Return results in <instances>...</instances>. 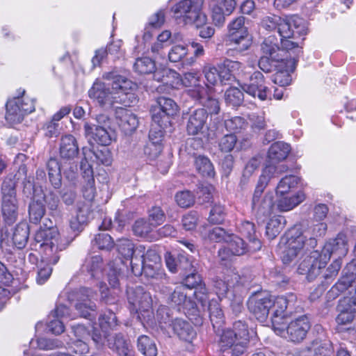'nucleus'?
<instances>
[{
	"label": "nucleus",
	"instance_id": "nucleus-1",
	"mask_svg": "<svg viewBox=\"0 0 356 356\" xmlns=\"http://www.w3.org/2000/svg\"><path fill=\"white\" fill-rule=\"evenodd\" d=\"M19 181H22V193L26 197L34 199L43 195L42 189L35 186L33 178L27 175L25 165H21L15 173L4 177L1 185V213L6 225L16 222L19 215V199L17 192Z\"/></svg>",
	"mask_w": 356,
	"mask_h": 356
},
{
	"label": "nucleus",
	"instance_id": "nucleus-2",
	"mask_svg": "<svg viewBox=\"0 0 356 356\" xmlns=\"http://www.w3.org/2000/svg\"><path fill=\"white\" fill-rule=\"evenodd\" d=\"M102 78L111 81V88L106 84L97 79L88 90V96L101 107L111 106L114 103L113 93H127L133 86V83L127 77L119 74L118 70L114 68L110 72H104Z\"/></svg>",
	"mask_w": 356,
	"mask_h": 356
},
{
	"label": "nucleus",
	"instance_id": "nucleus-3",
	"mask_svg": "<svg viewBox=\"0 0 356 356\" xmlns=\"http://www.w3.org/2000/svg\"><path fill=\"white\" fill-rule=\"evenodd\" d=\"M47 221L35 234V245H39L47 262L56 264L60 259L59 252L65 250L68 243H62L58 228L51 220L47 219Z\"/></svg>",
	"mask_w": 356,
	"mask_h": 356
},
{
	"label": "nucleus",
	"instance_id": "nucleus-4",
	"mask_svg": "<svg viewBox=\"0 0 356 356\" xmlns=\"http://www.w3.org/2000/svg\"><path fill=\"white\" fill-rule=\"evenodd\" d=\"M204 0H182L173 6V17L185 24H193L197 28L204 25L207 15L201 11Z\"/></svg>",
	"mask_w": 356,
	"mask_h": 356
},
{
	"label": "nucleus",
	"instance_id": "nucleus-5",
	"mask_svg": "<svg viewBox=\"0 0 356 356\" xmlns=\"http://www.w3.org/2000/svg\"><path fill=\"white\" fill-rule=\"evenodd\" d=\"M287 249L284 251L282 261L289 264L298 255L300 250H309L317 245V240L314 236H309L303 233L299 227L290 229L286 234Z\"/></svg>",
	"mask_w": 356,
	"mask_h": 356
},
{
	"label": "nucleus",
	"instance_id": "nucleus-6",
	"mask_svg": "<svg viewBox=\"0 0 356 356\" xmlns=\"http://www.w3.org/2000/svg\"><path fill=\"white\" fill-rule=\"evenodd\" d=\"M127 300L132 311L138 314V318L147 323L154 319L152 311V298L149 292L143 286L129 287L127 289Z\"/></svg>",
	"mask_w": 356,
	"mask_h": 356
},
{
	"label": "nucleus",
	"instance_id": "nucleus-7",
	"mask_svg": "<svg viewBox=\"0 0 356 356\" xmlns=\"http://www.w3.org/2000/svg\"><path fill=\"white\" fill-rule=\"evenodd\" d=\"M268 183V177L260 176L252 196L251 203L252 213L258 220H263L270 216L273 211V195L268 193L263 195V192Z\"/></svg>",
	"mask_w": 356,
	"mask_h": 356
},
{
	"label": "nucleus",
	"instance_id": "nucleus-8",
	"mask_svg": "<svg viewBox=\"0 0 356 356\" xmlns=\"http://www.w3.org/2000/svg\"><path fill=\"white\" fill-rule=\"evenodd\" d=\"M245 19L243 16L238 17L227 26V42L229 45H235L234 50L240 53L247 50L251 44Z\"/></svg>",
	"mask_w": 356,
	"mask_h": 356
},
{
	"label": "nucleus",
	"instance_id": "nucleus-9",
	"mask_svg": "<svg viewBox=\"0 0 356 356\" xmlns=\"http://www.w3.org/2000/svg\"><path fill=\"white\" fill-rule=\"evenodd\" d=\"M273 304V297L266 292L252 294L247 302L250 312L261 323L267 320Z\"/></svg>",
	"mask_w": 356,
	"mask_h": 356
},
{
	"label": "nucleus",
	"instance_id": "nucleus-10",
	"mask_svg": "<svg viewBox=\"0 0 356 356\" xmlns=\"http://www.w3.org/2000/svg\"><path fill=\"white\" fill-rule=\"evenodd\" d=\"M277 31L281 38H296L298 36L305 35L307 29L303 19L298 16H292L286 19H280Z\"/></svg>",
	"mask_w": 356,
	"mask_h": 356
},
{
	"label": "nucleus",
	"instance_id": "nucleus-11",
	"mask_svg": "<svg viewBox=\"0 0 356 356\" xmlns=\"http://www.w3.org/2000/svg\"><path fill=\"white\" fill-rule=\"evenodd\" d=\"M219 343L223 352L229 350L232 356H242L248 350L250 340L243 339L229 330H225L220 336Z\"/></svg>",
	"mask_w": 356,
	"mask_h": 356
},
{
	"label": "nucleus",
	"instance_id": "nucleus-12",
	"mask_svg": "<svg viewBox=\"0 0 356 356\" xmlns=\"http://www.w3.org/2000/svg\"><path fill=\"white\" fill-rule=\"evenodd\" d=\"M320 252L314 250L311 252L298 266V273L306 275L309 281H312L320 275L322 268H325L326 263L323 259Z\"/></svg>",
	"mask_w": 356,
	"mask_h": 356
},
{
	"label": "nucleus",
	"instance_id": "nucleus-13",
	"mask_svg": "<svg viewBox=\"0 0 356 356\" xmlns=\"http://www.w3.org/2000/svg\"><path fill=\"white\" fill-rule=\"evenodd\" d=\"M209 113L204 108H197L188 114L186 131L190 136L202 134L207 129Z\"/></svg>",
	"mask_w": 356,
	"mask_h": 356
},
{
	"label": "nucleus",
	"instance_id": "nucleus-14",
	"mask_svg": "<svg viewBox=\"0 0 356 356\" xmlns=\"http://www.w3.org/2000/svg\"><path fill=\"white\" fill-rule=\"evenodd\" d=\"M186 291V289L184 285L176 286L170 299L176 305H182L184 308H192L193 314H189L188 317L190 321L195 325H201L203 323V319L200 315L195 314L197 311L194 308L195 302L187 296Z\"/></svg>",
	"mask_w": 356,
	"mask_h": 356
},
{
	"label": "nucleus",
	"instance_id": "nucleus-15",
	"mask_svg": "<svg viewBox=\"0 0 356 356\" xmlns=\"http://www.w3.org/2000/svg\"><path fill=\"white\" fill-rule=\"evenodd\" d=\"M242 90L253 97H257L261 100L268 98V88L265 85L264 76L261 72L256 71L250 77L249 83L241 86Z\"/></svg>",
	"mask_w": 356,
	"mask_h": 356
},
{
	"label": "nucleus",
	"instance_id": "nucleus-16",
	"mask_svg": "<svg viewBox=\"0 0 356 356\" xmlns=\"http://www.w3.org/2000/svg\"><path fill=\"white\" fill-rule=\"evenodd\" d=\"M348 250L346 236L339 234L335 238L326 243L320 253L323 258V259L327 263L332 254H335L337 259L341 260V258L346 255Z\"/></svg>",
	"mask_w": 356,
	"mask_h": 356
},
{
	"label": "nucleus",
	"instance_id": "nucleus-17",
	"mask_svg": "<svg viewBox=\"0 0 356 356\" xmlns=\"http://www.w3.org/2000/svg\"><path fill=\"white\" fill-rule=\"evenodd\" d=\"M310 327L311 323L306 315L296 318L287 325L286 334L289 339L295 343L301 342L305 339Z\"/></svg>",
	"mask_w": 356,
	"mask_h": 356
},
{
	"label": "nucleus",
	"instance_id": "nucleus-18",
	"mask_svg": "<svg viewBox=\"0 0 356 356\" xmlns=\"http://www.w3.org/2000/svg\"><path fill=\"white\" fill-rule=\"evenodd\" d=\"M261 50L263 55L271 58L273 60L279 61L280 66L286 67V61L289 60L286 52L281 49L277 40L274 36H269L265 39L261 45Z\"/></svg>",
	"mask_w": 356,
	"mask_h": 356
},
{
	"label": "nucleus",
	"instance_id": "nucleus-19",
	"mask_svg": "<svg viewBox=\"0 0 356 356\" xmlns=\"http://www.w3.org/2000/svg\"><path fill=\"white\" fill-rule=\"evenodd\" d=\"M165 259L167 267L173 273H179L182 275L184 273L193 270V261L185 254H178L175 257L170 253H166Z\"/></svg>",
	"mask_w": 356,
	"mask_h": 356
},
{
	"label": "nucleus",
	"instance_id": "nucleus-20",
	"mask_svg": "<svg viewBox=\"0 0 356 356\" xmlns=\"http://www.w3.org/2000/svg\"><path fill=\"white\" fill-rule=\"evenodd\" d=\"M218 67L220 83L225 85L230 84L236 80V74L241 70L242 63L226 58L218 64Z\"/></svg>",
	"mask_w": 356,
	"mask_h": 356
},
{
	"label": "nucleus",
	"instance_id": "nucleus-21",
	"mask_svg": "<svg viewBox=\"0 0 356 356\" xmlns=\"http://www.w3.org/2000/svg\"><path fill=\"white\" fill-rule=\"evenodd\" d=\"M92 216L91 204L81 203L78 205L76 214L70 222L71 229L74 232H81L88 223Z\"/></svg>",
	"mask_w": 356,
	"mask_h": 356
},
{
	"label": "nucleus",
	"instance_id": "nucleus-22",
	"mask_svg": "<svg viewBox=\"0 0 356 356\" xmlns=\"http://www.w3.org/2000/svg\"><path fill=\"white\" fill-rule=\"evenodd\" d=\"M116 116L119 119V126L125 134H132L138 126L139 121L137 116L126 108H118Z\"/></svg>",
	"mask_w": 356,
	"mask_h": 356
},
{
	"label": "nucleus",
	"instance_id": "nucleus-23",
	"mask_svg": "<svg viewBox=\"0 0 356 356\" xmlns=\"http://www.w3.org/2000/svg\"><path fill=\"white\" fill-rule=\"evenodd\" d=\"M225 280H222L218 277L213 278V289L220 299L225 298L229 290L230 287L237 285L241 280L238 274L231 272L227 275Z\"/></svg>",
	"mask_w": 356,
	"mask_h": 356
},
{
	"label": "nucleus",
	"instance_id": "nucleus-24",
	"mask_svg": "<svg viewBox=\"0 0 356 356\" xmlns=\"http://www.w3.org/2000/svg\"><path fill=\"white\" fill-rule=\"evenodd\" d=\"M79 152L78 143L75 137L71 134L63 136L60 138L59 153L62 159L72 160Z\"/></svg>",
	"mask_w": 356,
	"mask_h": 356
},
{
	"label": "nucleus",
	"instance_id": "nucleus-25",
	"mask_svg": "<svg viewBox=\"0 0 356 356\" xmlns=\"http://www.w3.org/2000/svg\"><path fill=\"white\" fill-rule=\"evenodd\" d=\"M290 152L289 144L282 141L274 143L268 149L266 164L279 163L286 159Z\"/></svg>",
	"mask_w": 356,
	"mask_h": 356
},
{
	"label": "nucleus",
	"instance_id": "nucleus-26",
	"mask_svg": "<svg viewBox=\"0 0 356 356\" xmlns=\"http://www.w3.org/2000/svg\"><path fill=\"white\" fill-rule=\"evenodd\" d=\"M171 327L174 333L181 339L191 342L196 337V332L192 325L181 318H175L172 321Z\"/></svg>",
	"mask_w": 356,
	"mask_h": 356
},
{
	"label": "nucleus",
	"instance_id": "nucleus-27",
	"mask_svg": "<svg viewBox=\"0 0 356 356\" xmlns=\"http://www.w3.org/2000/svg\"><path fill=\"white\" fill-rule=\"evenodd\" d=\"M307 356H331L332 354V343L327 339H315L306 347Z\"/></svg>",
	"mask_w": 356,
	"mask_h": 356
},
{
	"label": "nucleus",
	"instance_id": "nucleus-28",
	"mask_svg": "<svg viewBox=\"0 0 356 356\" xmlns=\"http://www.w3.org/2000/svg\"><path fill=\"white\" fill-rule=\"evenodd\" d=\"M84 131L86 136H91L101 146H108L111 143L112 136L104 126L93 127L86 122L84 124Z\"/></svg>",
	"mask_w": 356,
	"mask_h": 356
},
{
	"label": "nucleus",
	"instance_id": "nucleus-29",
	"mask_svg": "<svg viewBox=\"0 0 356 356\" xmlns=\"http://www.w3.org/2000/svg\"><path fill=\"white\" fill-rule=\"evenodd\" d=\"M40 197L45 202L49 216L56 222L61 221L64 212L58 196L54 192H50L47 195H42Z\"/></svg>",
	"mask_w": 356,
	"mask_h": 356
},
{
	"label": "nucleus",
	"instance_id": "nucleus-30",
	"mask_svg": "<svg viewBox=\"0 0 356 356\" xmlns=\"http://www.w3.org/2000/svg\"><path fill=\"white\" fill-rule=\"evenodd\" d=\"M239 231L249 241L250 250L257 251L261 249V243L256 234L255 225L253 222H243L239 227Z\"/></svg>",
	"mask_w": 356,
	"mask_h": 356
},
{
	"label": "nucleus",
	"instance_id": "nucleus-31",
	"mask_svg": "<svg viewBox=\"0 0 356 356\" xmlns=\"http://www.w3.org/2000/svg\"><path fill=\"white\" fill-rule=\"evenodd\" d=\"M48 179L54 189H60L62 186V175L60 162L55 158H51L47 163Z\"/></svg>",
	"mask_w": 356,
	"mask_h": 356
},
{
	"label": "nucleus",
	"instance_id": "nucleus-32",
	"mask_svg": "<svg viewBox=\"0 0 356 356\" xmlns=\"http://www.w3.org/2000/svg\"><path fill=\"white\" fill-rule=\"evenodd\" d=\"M166 128L161 127L159 125H154V123L152 122L151 129L149 132L150 143L145 148V154H149V150H151L152 147H154L156 151L154 156H156L157 153L161 151V142L163 140L164 130Z\"/></svg>",
	"mask_w": 356,
	"mask_h": 356
},
{
	"label": "nucleus",
	"instance_id": "nucleus-33",
	"mask_svg": "<svg viewBox=\"0 0 356 356\" xmlns=\"http://www.w3.org/2000/svg\"><path fill=\"white\" fill-rule=\"evenodd\" d=\"M107 346L116 353L118 356H122L131 351L127 341L121 333L108 335Z\"/></svg>",
	"mask_w": 356,
	"mask_h": 356
},
{
	"label": "nucleus",
	"instance_id": "nucleus-34",
	"mask_svg": "<svg viewBox=\"0 0 356 356\" xmlns=\"http://www.w3.org/2000/svg\"><path fill=\"white\" fill-rule=\"evenodd\" d=\"M152 107L156 108V113L160 111L166 112L165 118L164 122H166L168 118H174L178 112V106L175 102L165 97H159Z\"/></svg>",
	"mask_w": 356,
	"mask_h": 356
},
{
	"label": "nucleus",
	"instance_id": "nucleus-35",
	"mask_svg": "<svg viewBox=\"0 0 356 356\" xmlns=\"http://www.w3.org/2000/svg\"><path fill=\"white\" fill-rule=\"evenodd\" d=\"M208 311L213 327L219 331L225 323V316L220 304L217 300H212L209 302Z\"/></svg>",
	"mask_w": 356,
	"mask_h": 356
},
{
	"label": "nucleus",
	"instance_id": "nucleus-36",
	"mask_svg": "<svg viewBox=\"0 0 356 356\" xmlns=\"http://www.w3.org/2000/svg\"><path fill=\"white\" fill-rule=\"evenodd\" d=\"M29 227L25 222L17 224L13 229L12 240L14 245L18 249L24 248L29 240Z\"/></svg>",
	"mask_w": 356,
	"mask_h": 356
},
{
	"label": "nucleus",
	"instance_id": "nucleus-37",
	"mask_svg": "<svg viewBox=\"0 0 356 356\" xmlns=\"http://www.w3.org/2000/svg\"><path fill=\"white\" fill-rule=\"evenodd\" d=\"M20 97L8 101L6 104V119L13 123L20 122L24 117L20 107Z\"/></svg>",
	"mask_w": 356,
	"mask_h": 356
},
{
	"label": "nucleus",
	"instance_id": "nucleus-38",
	"mask_svg": "<svg viewBox=\"0 0 356 356\" xmlns=\"http://www.w3.org/2000/svg\"><path fill=\"white\" fill-rule=\"evenodd\" d=\"M45 207L41 197H34L29 206V220L31 223L38 224L45 214Z\"/></svg>",
	"mask_w": 356,
	"mask_h": 356
},
{
	"label": "nucleus",
	"instance_id": "nucleus-39",
	"mask_svg": "<svg viewBox=\"0 0 356 356\" xmlns=\"http://www.w3.org/2000/svg\"><path fill=\"white\" fill-rule=\"evenodd\" d=\"M118 252L124 258L130 259L134 257V254L143 252V246H139L136 250L134 243L128 238H120L117 241L116 243Z\"/></svg>",
	"mask_w": 356,
	"mask_h": 356
},
{
	"label": "nucleus",
	"instance_id": "nucleus-40",
	"mask_svg": "<svg viewBox=\"0 0 356 356\" xmlns=\"http://www.w3.org/2000/svg\"><path fill=\"white\" fill-rule=\"evenodd\" d=\"M304 200L305 195L302 192H299L292 197H282L277 200V207L281 212L288 211L298 205Z\"/></svg>",
	"mask_w": 356,
	"mask_h": 356
},
{
	"label": "nucleus",
	"instance_id": "nucleus-41",
	"mask_svg": "<svg viewBox=\"0 0 356 356\" xmlns=\"http://www.w3.org/2000/svg\"><path fill=\"white\" fill-rule=\"evenodd\" d=\"M291 60L286 61V67H282L279 66L275 70L276 72L273 75L272 81L274 83L284 87L289 86L291 82V76L289 74Z\"/></svg>",
	"mask_w": 356,
	"mask_h": 356
},
{
	"label": "nucleus",
	"instance_id": "nucleus-42",
	"mask_svg": "<svg viewBox=\"0 0 356 356\" xmlns=\"http://www.w3.org/2000/svg\"><path fill=\"white\" fill-rule=\"evenodd\" d=\"M138 350L145 356H156L157 348L154 339L148 336L141 335L137 341Z\"/></svg>",
	"mask_w": 356,
	"mask_h": 356
},
{
	"label": "nucleus",
	"instance_id": "nucleus-43",
	"mask_svg": "<svg viewBox=\"0 0 356 356\" xmlns=\"http://www.w3.org/2000/svg\"><path fill=\"white\" fill-rule=\"evenodd\" d=\"M134 70L140 74H149L155 71L156 63L149 57H140L136 59L134 63Z\"/></svg>",
	"mask_w": 356,
	"mask_h": 356
},
{
	"label": "nucleus",
	"instance_id": "nucleus-44",
	"mask_svg": "<svg viewBox=\"0 0 356 356\" xmlns=\"http://www.w3.org/2000/svg\"><path fill=\"white\" fill-rule=\"evenodd\" d=\"M155 227H156L148 220L140 218L134 222L132 229L136 236L149 238H150V234Z\"/></svg>",
	"mask_w": 356,
	"mask_h": 356
},
{
	"label": "nucleus",
	"instance_id": "nucleus-45",
	"mask_svg": "<svg viewBox=\"0 0 356 356\" xmlns=\"http://www.w3.org/2000/svg\"><path fill=\"white\" fill-rule=\"evenodd\" d=\"M83 268L90 273L92 278L100 279L102 275V259L99 256L87 259Z\"/></svg>",
	"mask_w": 356,
	"mask_h": 356
},
{
	"label": "nucleus",
	"instance_id": "nucleus-46",
	"mask_svg": "<svg viewBox=\"0 0 356 356\" xmlns=\"http://www.w3.org/2000/svg\"><path fill=\"white\" fill-rule=\"evenodd\" d=\"M196 170L203 177H212L215 175L213 164L210 160L204 156H198L195 160Z\"/></svg>",
	"mask_w": 356,
	"mask_h": 356
},
{
	"label": "nucleus",
	"instance_id": "nucleus-47",
	"mask_svg": "<svg viewBox=\"0 0 356 356\" xmlns=\"http://www.w3.org/2000/svg\"><path fill=\"white\" fill-rule=\"evenodd\" d=\"M202 234L204 238L216 243L222 241L228 242L230 238V235H229L224 229L220 227L205 229Z\"/></svg>",
	"mask_w": 356,
	"mask_h": 356
},
{
	"label": "nucleus",
	"instance_id": "nucleus-48",
	"mask_svg": "<svg viewBox=\"0 0 356 356\" xmlns=\"http://www.w3.org/2000/svg\"><path fill=\"white\" fill-rule=\"evenodd\" d=\"M227 243L233 255H243L250 250L249 245H246L243 239L237 236L230 235Z\"/></svg>",
	"mask_w": 356,
	"mask_h": 356
},
{
	"label": "nucleus",
	"instance_id": "nucleus-49",
	"mask_svg": "<svg viewBox=\"0 0 356 356\" xmlns=\"http://www.w3.org/2000/svg\"><path fill=\"white\" fill-rule=\"evenodd\" d=\"M182 277V283L186 289H193L200 286L202 284V280L201 275L196 271L195 266L193 267V270L188 271V273H183L181 275Z\"/></svg>",
	"mask_w": 356,
	"mask_h": 356
},
{
	"label": "nucleus",
	"instance_id": "nucleus-50",
	"mask_svg": "<svg viewBox=\"0 0 356 356\" xmlns=\"http://www.w3.org/2000/svg\"><path fill=\"white\" fill-rule=\"evenodd\" d=\"M75 308L80 316L89 320L95 319L96 317L97 306L94 302H76Z\"/></svg>",
	"mask_w": 356,
	"mask_h": 356
},
{
	"label": "nucleus",
	"instance_id": "nucleus-51",
	"mask_svg": "<svg viewBox=\"0 0 356 356\" xmlns=\"http://www.w3.org/2000/svg\"><path fill=\"white\" fill-rule=\"evenodd\" d=\"M243 93L238 88H229L225 91V99L227 104L238 106L243 102Z\"/></svg>",
	"mask_w": 356,
	"mask_h": 356
},
{
	"label": "nucleus",
	"instance_id": "nucleus-52",
	"mask_svg": "<svg viewBox=\"0 0 356 356\" xmlns=\"http://www.w3.org/2000/svg\"><path fill=\"white\" fill-rule=\"evenodd\" d=\"M99 323L102 330L113 329L118 325V318L110 309L106 310L99 318Z\"/></svg>",
	"mask_w": 356,
	"mask_h": 356
},
{
	"label": "nucleus",
	"instance_id": "nucleus-53",
	"mask_svg": "<svg viewBox=\"0 0 356 356\" xmlns=\"http://www.w3.org/2000/svg\"><path fill=\"white\" fill-rule=\"evenodd\" d=\"M298 181V177L294 175H289L284 177L280 180L277 186V194L284 195L287 193L291 188H293L296 186Z\"/></svg>",
	"mask_w": 356,
	"mask_h": 356
},
{
	"label": "nucleus",
	"instance_id": "nucleus-54",
	"mask_svg": "<svg viewBox=\"0 0 356 356\" xmlns=\"http://www.w3.org/2000/svg\"><path fill=\"white\" fill-rule=\"evenodd\" d=\"M92 152L98 163L106 166L111 165L113 158L111 152L107 146H101L100 148L92 150Z\"/></svg>",
	"mask_w": 356,
	"mask_h": 356
},
{
	"label": "nucleus",
	"instance_id": "nucleus-55",
	"mask_svg": "<svg viewBox=\"0 0 356 356\" xmlns=\"http://www.w3.org/2000/svg\"><path fill=\"white\" fill-rule=\"evenodd\" d=\"M66 348L68 350L70 355L74 354H86L89 351L88 344L81 339H76L72 341L66 342Z\"/></svg>",
	"mask_w": 356,
	"mask_h": 356
},
{
	"label": "nucleus",
	"instance_id": "nucleus-56",
	"mask_svg": "<svg viewBox=\"0 0 356 356\" xmlns=\"http://www.w3.org/2000/svg\"><path fill=\"white\" fill-rule=\"evenodd\" d=\"M187 54V46L183 44H177L172 47L168 54V56L170 62L177 63L183 60Z\"/></svg>",
	"mask_w": 356,
	"mask_h": 356
},
{
	"label": "nucleus",
	"instance_id": "nucleus-57",
	"mask_svg": "<svg viewBox=\"0 0 356 356\" xmlns=\"http://www.w3.org/2000/svg\"><path fill=\"white\" fill-rule=\"evenodd\" d=\"M225 216V207L220 204H214L209 213V221L213 224H221Z\"/></svg>",
	"mask_w": 356,
	"mask_h": 356
},
{
	"label": "nucleus",
	"instance_id": "nucleus-58",
	"mask_svg": "<svg viewBox=\"0 0 356 356\" xmlns=\"http://www.w3.org/2000/svg\"><path fill=\"white\" fill-rule=\"evenodd\" d=\"M225 126L229 131L240 132L248 127V122L243 118L236 116L225 120Z\"/></svg>",
	"mask_w": 356,
	"mask_h": 356
},
{
	"label": "nucleus",
	"instance_id": "nucleus-59",
	"mask_svg": "<svg viewBox=\"0 0 356 356\" xmlns=\"http://www.w3.org/2000/svg\"><path fill=\"white\" fill-rule=\"evenodd\" d=\"M353 282V279H350V277L346 275H343L341 273V277L339 281L332 287L330 293L337 296L340 293L346 291L352 285Z\"/></svg>",
	"mask_w": 356,
	"mask_h": 356
},
{
	"label": "nucleus",
	"instance_id": "nucleus-60",
	"mask_svg": "<svg viewBox=\"0 0 356 356\" xmlns=\"http://www.w3.org/2000/svg\"><path fill=\"white\" fill-rule=\"evenodd\" d=\"M147 220L151 222L156 227L165 220V214L161 207L154 206L148 210Z\"/></svg>",
	"mask_w": 356,
	"mask_h": 356
},
{
	"label": "nucleus",
	"instance_id": "nucleus-61",
	"mask_svg": "<svg viewBox=\"0 0 356 356\" xmlns=\"http://www.w3.org/2000/svg\"><path fill=\"white\" fill-rule=\"evenodd\" d=\"M208 91V87L200 83L188 89L187 90V94L194 100L201 104L209 95Z\"/></svg>",
	"mask_w": 356,
	"mask_h": 356
},
{
	"label": "nucleus",
	"instance_id": "nucleus-62",
	"mask_svg": "<svg viewBox=\"0 0 356 356\" xmlns=\"http://www.w3.org/2000/svg\"><path fill=\"white\" fill-rule=\"evenodd\" d=\"M95 245L100 250H110L114 247V241L111 236L106 233H100L95 236Z\"/></svg>",
	"mask_w": 356,
	"mask_h": 356
},
{
	"label": "nucleus",
	"instance_id": "nucleus-63",
	"mask_svg": "<svg viewBox=\"0 0 356 356\" xmlns=\"http://www.w3.org/2000/svg\"><path fill=\"white\" fill-rule=\"evenodd\" d=\"M236 336L243 339L250 340V333L248 325L245 321L238 320L234 322L232 329H229Z\"/></svg>",
	"mask_w": 356,
	"mask_h": 356
},
{
	"label": "nucleus",
	"instance_id": "nucleus-64",
	"mask_svg": "<svg viewBox=\"0 0 356 356\" xmlns=\"http://www.w3.org/2000/svg\"><path fill=\"white\" fill-rule=\"evenodd\" d=\"M175 200L178 205L182 208H188L195 203V196L189 191H184L177 193Z\"/></svg>",
	"mask_w": 356,
	"mask_h": 356
}]
</instances>
